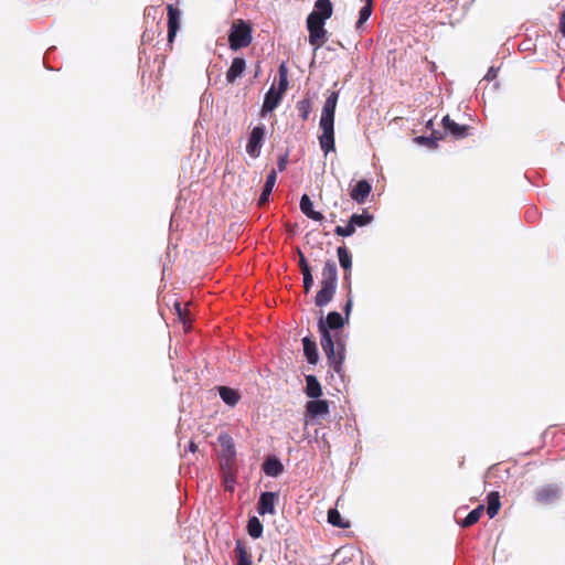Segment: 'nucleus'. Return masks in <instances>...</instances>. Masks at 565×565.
<instances>
[{"label":"nucleus","instance_id":"nucleus-1","mask_svg":"<svg viewBox=\"0 0 565 565\" xmlns=\"http://www.w3.org/2000/svg\"><path fill=\"white\" fill-rule=\"evenodd\" d=\"M347 319L338 311H330L326 318L318 320V330L320 333V343L327 356L330 367L341 379L344 377L345 345L343 342L334 340L331 330L338 331L344 327Z\"/></svg>","mask_w":565,"mask_h":565},{"label":"nucleus","instance_id":"nucleus-2","mask_svg":"<svg viewBox=\"0 0 565 565\" xmlns=\"http://www.w3.org/2000/svg\"><path fill=\"white\" fill-rule=\"evenodd\" d=\"M339 99L338 92H331L327 99L324 100L319 127L321 129V135L319 136V143L321 150L327 156L329 152L335 150V141H334V115L335 108Z\"/></svg>","mask_w":565,"mask_h":565},{"label":"nucleus","instance_id":"nucleus-3","mask_svg":"<svg viewBox=\"0 0 565 565\" xmlns=\"http://www.w3.org/2000/svg\"><path fill=\"white\" fill-rule=\"evenodd\" d=\"M252 40L253 29L247 21L238 19L233 22L228 32V45L232 51L247 47Z\"/></svg>","mask_w":565,"mask_h":565},{"label":"nucleus","instance_id":"nucleus-4","mask_svg":"<svg viewBox=\"0 0 565 565\" xmlns=\"http://www.w3.org/2000/svg\"><path fill=\"white\" fill-rule=\"evenodd\" d=\"M221 446V467L225 471H230L236 459V448L234 439L227 433H221L217 436Z\"/></svg>","mask_w":565,"mask_h":565},{"label":"nucleus","instance_id":"nucleus-5","mask_svg":"<svg viewBox=\"0 0 565 565\" xmlns=\"http://www.w3.org/2000/svg\"><path fill=\"white\" fill-rule=\"evenodd\" d=\"M265 138L266 127L264 124L252 128L246 143V152L250 158L257 159L260 156Z\"/></svg>","mask_w":565,"mask_h":565},{"label":"nucleus","instance_id":"nucleus-6","mask_svg":"<svg viewBox=\"0 0 565 565\" xmlns=\"http://www.w3.org/2000/svg\"><path fill=\"white\" fill-rule=\"evenodd\" d=\"M324 23L326 21L318 18L316 14H309L307 17V29L309 31L308 41L311 45L315 46L313 51H317L322 45L321 40L327 34Z\"/></svg>","mask_w":565,"mask_h":565},{"label":"nucleus","instance_id":"nucleus-7","mask_svg":"<svg viewBox=\"0 0 565 565\" xmlns=\"http://www.w3.org/2000/svg\"><path fill=\"white\" fill-rule=\"evenodd\" d=\"M562 488L557 483H548L539 487L534 492V499L542 505H550L559 500Z\"/></svg>","mask_w":565,"mask_h":565},{"label":"nucleus","instance_id":"nucleus-8","mask_svg":"<svg viewBox=\"0 0 565 565\" xmlns=\"http://www.w3.org/2000/svg\"><path fill=\"white\" fill-rule=\"evenodd\" d=\"M168 15V43L172 44L181 23V11L173 4L167 6Z\"/></svg>","mask_w":565,"mask_h":565},{"label":"nucleus","instance_id":"nucleus-9","mask_svg":"<svg viewBox=\"0 0 565 565\" xmlns=\"http://www.w3.org/2000/svg\"><path fill=\"white\" fill-rule=\"evenodd\" d=\"M306 404V416L312 419L324 417L330 413V405L327 399L311 398Z\"/></svg>","mask_w":565,"mask_h":565},{"label":"nucleus","instance_id":"nucleus-10","mask_svg":"<svg viewBox=\"0 0 565 565\" xmlns=\"http://www.w3.org/2000/svg\"><path fill=\"white\" fill-rule=\"evenodd\" d=\"M277 493L271 491L262 492L257 502V512L259 515L274 514Z\"/></svg>","mask_w":565,"mask_h":565},{"label":"nucleus","instance_id":"nucleus-11","mask_svg":"<svg viewBox=\"0 0 565 565\" xmlns=\"http://www.w3.org/2000/svg\"><path fill=\"white\" fill-rule=\"evenodd\" d=\"M246 70V60L242 56H235L226 71V82L234 84L237 78L242 77Z\"/></svg>","mask_w":565,"mask_h":565},{"label":"nucleus","instance_id":"nucleus-12","mask_svg":"<svg viewBox=\"0 0 565 565\" xmlns=\"http://www.w3.org/2000/svg\"><path fill=\"white\" fill-rule=\"evenodd\" d=\"M441 124L445 131L450 134L456 139H463L468 136L469 126L457 124L450 119L448 115L443 118Z\"/></svg>","mask_w":565,"mask_h":565},{"label":"nucleus","instance_id":"nucleus-13","mask_svg":"<svg viewBox=\"0 0 565 565\" xmlns=\"http://www.w3.org/2000/svg\"><path fill=\"white\" fill-rule=\"evenodd\" d=\"M262 470L266 476L277 478L284 472V465L277 456L268 455L262 465Z\"/></svg>","mask_w":565,"mask_h":565},{"label":"nucleus","instance_id":"nucleus-14","mask_svg":"<svg viewBox=\"0 0 565 565\" xmlns=\"http://www.w3.org/2000/svg\"><path fill=\"white\" fill-rule=\"evenodd\" d=\"M371 191L372 184L367 180L362 179L358 181L352 188L350 196L354 202L363 204L370 195Z\"/></svg>","mask_w":565,"mask_h":565},{"label":"nucleus","instance_id":"nucleus-15","mask_svg":"<svg viewBox=\"0 0 565 565\" xmlns=\"http://www.w3.org/2000/svg\"><path fill=\"white\" fill-rule=\"evenodd\" d=\"M321 288L315 297V305L319 308H323L329 305L337 291L338 286L320 284Z\"/></svg>","mask_w":565,"mask_h":565},{"label":"nucleus","instance_id":"nucleus-16","mask_svg":"<svg viewBox=\"0 0 565 565\" xmlns=\"http://www.w3.org/2000/svg\"><path fill=\"white\" fill-rule=\"evenodd\" d=\"M320 284L338 286V267L331 258L324 262Z\"/></svg>","mask_w":565,"mask_h":565},{"label":"nucleus","instance_id":"nucleus-17","mask_svg":"<svg viewBox=\"0 0 565 565\" xmlns=\"http://www.w3.org/2000/svg\"><path fill=\"white\" fill-rule=\"evenodd\" d=\"M303 355L309 364L316 365L319 361L317 342L309 335L302 338Z\"/></svg>","mask_w":565,"mask_h":565},{"label":"nucleus","instance_id":"nucleus-18","mask_svg":"<svg viewBox=\"0 0 565 565\" xmlns=\"http://www.w3.org/2000/svg\"><path fill=\"white\" fill-rule=\"evenodd\" d=\"M277 181V171L271 169L267 174L263 191L258 199V205L264 206L269 202L270 194Z\"/></svg>","mask_w":565,"mask_h":565},{"label":"nucleus","instance_id":"nucleus-19","mask_svg":"<svg viewBox=\"0 0 565 565\" xmlns=\"http://www.w3.org/2000/svg\"><path fill=\"white\" fill-rule=\"evenodd\" d=\"M299 207L302 214L313 221H322L323 214L313 210V203L308 194H302L299 202Z\"/></svg>","mask_w":565,"mask_h":565},{"label":"nucleus","instance_id":"nucleus-20","mask_svg":"<svg viewBox=\"0 0 565 565\" xmlns=\"http://www.w3.org/2000/svg\"><path fill=\"white\" fill-rule=\"evenodd\" d=\"M280 99L281 93L275 90V87L271 86L265 94L264 103L262 106V114L265 115L267 113H271L278 106Z\"/></svg>","mask_w":565,"mask_h":565},{"label":"nucleus","instance_id":"nucleus-21","mask_svg":"<svg viewBox=\"0 0 565 565\" xmlns=\"http://www.w3.org/2000/svg\"><path fill=\"white\" fill-rule=\"evenodd\" d=\"M217 392L221 399L230 407L236 406L241 399L239 391L230 386H217Z\"/></svg>","mask_w":565,"mask_h":565},{"label":"nucleus","instance_id":"nucleus-22","mask_svg":"<svg viewBox=\"0 0 565 565\" xmlns=\"http://www.w3.org/2000/svg\"><path fill=\"white\" fill-rule=\"evenodd\" d=\"M305 394L309 398H319L322 395V387L316 375H306Z\"/></svg>","mask_w":565,"mask_h":565},{"label":"nucleus","instance_id":"nucleus-23","mask_svg":"<svg viewBox=\"0 0 565 565\" xmlns=\"http://www.w3.org/2000/svg\"><path fill=\"white\" fill-rule=\"evenodd\" d=\"M443 139V135L433 130L429 136H417L414 138V142L419 146H425L428 149H436L438 147V141Z\"/></svg>","mask_w":565,"mask_h":565},{"label":"nucleus","instance_id":"nucleus-24","mask_svg":"<svg viewBox=\"0 0 565 565\" xmlns=\"http://www.w3.org/2000/svg\"><path fill=\"white\" fill-rule=\"evenodd\" d=\"M333 7L330 0H317L315 9L310 14H316L318 18L326 21L332 15Z\"/></svg>","mask_w":565,"mask_h":565},{"label":"nucleus","instance_id":"nucleus-25","mask_svg":"<svg viewBox=\"0 0 565 565\" xmlns=\"http://www.w3.org/2000/svg\"><path fill=\"white\" fill-rule=\"evenodd\" d=\"M501 508L499 492L492 491L487 495V513L490 519H493Z\"/></svg>","mask_w":565,"mask_h":565},{"label":"nucleus","instance_id":"nucleus-26","mask_svg":"<svg viewBox=\"0 0 565 565\" xmlns=\"http://www.w3.org/2000/svg\"><path fill=\"white\" fill-rule=\"evenodd\" d=\"M246 530L252 539H259L263 535L264 526L257 516H250L247 521Z\"/></svg>","mask_w":565,"mask_h":565},{"label":"nucleus","instance_id":"nucleus-27","mask_svg":"<svg viewBox=\"0 0 565 565\" xmlns=\"http://www.w3.org/2000/svg\"><path fill=\"white\" fill-rule=\"evenodd\" d=\"M337 255L339 258V264L343 268L344 271H349L352 268V255L350 250L345 246H339L337 248Z\"/></svg>","mask_w":565,"mask_h":565},{"label":"nucleus","instance_id":"nucleus-28","mask_svg":"<svg viewBox=\"0 0 565 565\" xmlns=\"http://www.w3.org/2000/svg\"><path fill=\"white\" fill-rule=\"evenodd\" d=\"M483 505H478L477 508H475L473 510H471L466 518H463L459 524L460 526L462 527H469L471 525H473L475 523H477L480 519V516L482 515V512H483Z\"/></svg>","mask_w":565,"mask_h":565},{"label":"nucleus","instance_id":"nucleus-29","mask_svg":"<svg viewBox=\"0 0 565 565\" xmlns=\"http://www.w3.org/2000/svg\"><path fill=\"white\" fill-rule=\"evenodd\" d=\"M328 522L337 527L340 529H348L350 527V522L342 519L340 512L333 508L328 511Z\"/></svg>","mask_w":565,"mask_h":565},{"label":"nucleus","instance_id":"nucleus-30","mask_svg":"<svg viewBox=\"0 0 565 565\" xmlns=\"http://www.w3.org/2000/svg\"><path fill=\"white\" fill-rule=\"evenodd\" d=\"M296 108L298 110V115L302 120H307L312 110V102L310 97H305L297 102Z\"/></svg>","mask_w":565,"mask_h":565},{"label":"nucleus","instance_id":"nucleus-31","mask_svg":"<svg viewBox=\"0 0 565 565\" xmlns=\"http://www.w3.org/2000/svg\"><path fill=\"white\" fill-rule=\"evenodd\" d=\"M351 223L353 226L363 227L369 225L373 221V215L370 214L366 210L363 211V213L358 214L354 213L350 216Z\"/></svg>","mask_w":565,"mask_h":565},{"label":"nucleus","instance_id":"nucleus-32","mask_svg":"<svg viewBox=\"0 0 565 565\" xmlns=\"http://www.w3.org/2000/svg\"><path fill=\"white\" fill-rule=\"evenodd\" d=\"M235 553H236V557H237L236 565H253L247 550L239 541L236 543Z\"/></svg>","mask_w":565,"mask_h":565},{"label":"nucleus","instance_id":"nucleus-33","mask_svg":"<svg viewBox=\"0 0 565 565\" xmlns=\"http://www.w3.org/2000/svg\"><path fill=\"white\" fill-rule=\"evenodd\" d=\"M373 12L372 4H364L359 11V19L356 21L355 28L360 29L371 17Z\"/></svg>","mask_w":565,"mask_h":565},{"label":"nucleus","instance_id":"nucleus-34","mask_svg":"<svg viewBox=\"0 0 565 565\" xmlns=\"http://www.w3.org/2000/svg\"><path fill=\"white\" fill-rule=\"evenodd\" d=\"M354 232H355V228H354L353 224L351 223L350 218L345 226L338 225L334 228V233L338 236H343V237H349V236L353 235Z\"/></svg>","mask_w":565,"mask_h":565},{"label":"nucleus","instance_id":"nucleus-35","mask_svg":"<svg viewBox=\"0 0 565 565\" xmlns=\"http://www.w3.org/2000/svg\"><path fill=\"white\" fill-rule=\"evenodd\" d=\"M302 274V286H303V290L306 294H308L312 286H313V275H312V270L310 271H306V273H301Z\"/></svg>","mask_w":565,"mask_h":565},{"label":"nucleus","instance_id":"nucleus-36","mask_svg":"<svg viewBox=\"0 0 565 565\" xmlns=\"http://www.w3.org/2000/svg\"><path fill=\"white\" fill-rule=\"evenodd\" d=\"M297 254L299 255L298 266H299L301 273L310 271L311 267L309 266L307 258L305 257V255L300 248L297 249Z\"/></svg>","mask_w":565,"mask_h":565},{"label":"nucleus","instance_id":"nucleus-37","mask_svg":"<svg viewBox=\"0 0 565 565\" xmlns=\"http://www.w3.org/2000/svg\"><path fill=\"white\" fill-rule=\"evenodd\" d=\"M352 307H353V296H352V294H348L347 301L342 308L343 313H344L343 318L347 319V322L349 321V317L351 315Z\"/></svg>","mask_w":565,"mask_h":565},{"label":"nucleus","instance_id":"nucleus-38","mask_svg":"<svg viewBox=\"0 0 565 565\" xmlns=\"http://www.w3.org/2000/svg\"><path fill=\"white\" fill-rule=\"evenodd\" d=\"M288 151H286L284 154L279 156L278 160H277V170L279 172H282L286 170L287 168V164H288Z\"/></svg>","mask_w":565,"mask_h":565},{"label":"nucleus","instance_id":"nucleus-39","mask_svg":"<svg viewBox=\"0 0 565 565\" xmlns=\"http://www.w3.org/2000/svg\"><path fill=\"white\" fill-rule=\"evenodd\" d=\"M497 73H498V68H495L494 66H491L488 70L487 74L484 75L483 79L491 82L497 77Z\"/></svg>","mask_w":565,"mask_h":565},{"label":"nucleus","instance_id":"nucleus-40","mask_svg":"<svg viewBox=\"0 0 565 565\" xmlns=\"http://www.w3.org/2000/svg\"><path fill=\"white\" fill-rule=\"evenodd\" d=\"M343 280H344V284L347 285L348 294H352V289H351V270L344 271Z\"/></svg>","mask_w":565,"mask_h":565},{"label":"nucleus","instance_id":"nucleus-41","mask_svg":"<svg viewBox=\"0 0 565 565\" xmlns=\"http://www.w3.org/2000/svg\"><path fill=\"white\" fill-rule=\"evenodd\" d=\"M287 76L285 74H281V76L279 77V92H284L287 88Z\"/></svg>","mask_w":565,"mask_h":565},{"label":"nucleus","instance_id":"nucleus-42","mask_svg":"<svg viewBox=\"0 0 565 565\" xmlns=\"http://www.w3.org/2000/svg\"><path fill=\"white\" fill-rule=\"evenodd\" d=\"M174 309H175V311H177V313H178V316H179L180 320H182V322L185 324V323H186V321H185V319H184V313H183V311H182L181 303H180V302H175V303H174Z\"/></svg>","mask_w":565,"mask_h":565},{"label":"nucleus","instance_id":"nucleus-43","mask_svg":"<svg viewBox=\"0 0 565 565\" xmlns=\"http://www.w3.org/2000/svg\"><path fill=\"white\" fill-rule=\"evenodd\" d=\"M559 32L565 38V11H563L559 19Z\"/></svg>","mask_w":565,"mask_h":565},{"label":"nucleus","instance_id":"nucleus-44","mask_svg":"<svg viewBox=\"0 0 565 565\" xmlns=\"http://www.w3.org/2000/svg\"><path fill=\"white\" fill-rule=\"evenodd\" d=\"M188 449H189L191 452H195V451H196V449H198V446H196V444H194L193 441H191V443L189 444Z\"/></svg>","mask_w":565,"mask_h":565},{"label":"nucleus","instance_id":"nucleus-45","mask_svg":"<svg viewBox=\"0 0 565 565\" xmlns=\"http://www.w3.org/2000/svg\"><path fill=\"white\" fill-rule=\"evenodd\" d=\"M281 74H285L287 76V70H286L285 64H281L279 66V77L281 76Z\"/></svg>","mask_w":565,"mask_h":565},{"label":"nucleus","instance_id":"nucleus-46","mask_svg":"<svg viewBox=\"0 0 565 565\" xmlns=\"http://www.w3.org/2000/svg\"><path fill=\"white\" fill-rule=\"evenodd\" d=\"M231 482L234 483V479L232 478L230 480L228 478H226V488H230L231 490H233V484H231Z\"/></svg>","mask_w":565,"mask_h":565},{"label":"nucleus","instance_id":"nucleus-47","mask_svg":"<svg viewBox=\"0 0 565 565\" xmlns=\"http://www.w3.org/2000/svg\"><path fill=\"white\" fill-rule=\"evenodd\" d=\"M433 127H434L433 119H429V120L427 121V124H426V128L434 130V129H433Z\"/></svg>","mask_w":565,"mask_h":565},{"label":"nucleus","instance_id":"nucleus-48","mask_svg":"<svg viewBox=\"0 0 565 565\" xmlns=\"http://www.w3.org/2000/svg\"><path fill=\"white\" fill-rule=\"evenodd\" d=\"M259 72H260V66H259V64H257V68H256V71H255V75H254V77H257V76H258V74H259Z\"/></svg>","mask_w":565,"mask_h":565},{"label":"nucleus","instance_id":"nucleus-49","mask_svg":"<svg viewBox=\"0 0 565 565\" xmlns=\"http://www.w3.org/2000/svg\"><path fill=\"white\" fill-rule=\"evenodd\" d=\"M151 11H156V9H154V8H148V9L146 10V12H147V14H148V15H150V14H151Z\"/></svg>","mask_w":565,"mask_h":565},{"label":"nucleus","instance_id":"nucleus-50","mask_svg":"<svg viewBox=\"0 0 565 565\" xmlns=\"http://www.w3.org/2000/svg\"><path fill=\"white\" fill-rule=\"evenodd\" d=\"M148 39H149V35L147 34V32H145V33L142 34V40H143V41H146V40H148Z\"/></svg>","mask_w":565,"mask_h":565},{"label":"nucleus","instance_id":"nucleus-51","mask_svg":"<svg viewBox=\"0 0 565 565\" xmlns=\"http://www.w3.org/2000/svg\"><path fill=\"white\" fill-rule=\"evenodd\" d=\"M364 1V4H372L373 6V0H363Z\"/></svg>","mask_w":565,"mask_h":565}]
</instances>
